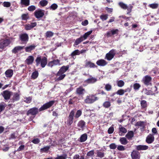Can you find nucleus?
Returning <instances> with one entry per match:
<instances>
[{"label": "nucleus", "instance_id": "nucleus-5", "mask_svg": "<svg viewBox=\"0 0 159 159\" xmlns=\"http://www.w3.org/2000/svg\"><path fill=\"white\" fill-rule=\"evenodd\" d=\"M152 78L150 76L146 75L143 78L141 82L145 86H148L152 85Z\"/></svg>", "mask_w": 159, "mask_h": 159}, {"label": "nucleus", "instance_id": "nucleus-54", "mask_svg": "<svg viewBox=\"0 0 159 159\" xmlns=\"http://www.w3.org/2000/svg\"><path fill=\"white\" fill-rule=\"evenodd\" d=\"M36 9V7L34 6L31 5L28 8V10L30 11H33Z\"/></svg>", "mask_w": 159, "mask_h": 159}, {"label": "nucleus", "instance_id": "nucleus-50", "mask_svg": "<svg viewBox=\"0 0 159 159\" xmlns=\"http://www.w3.org/2000/svg\"><path fill=\"white\" fill-rule=\"evenodd\" d=\"M3 5L4 7H9L11 5V3L8 2H4L3 3Z\"/></svg>", "mask_w": 159, "mask_h": 159}, {"label": "nucleus", "instance_id": "nucleus-18", "mask_svg": "<svg viewBox=\"0 0 159 159\" xmlns=\"http://www.w3.org/2000/svg\"><path fill=\"white\" fill-rule=\"evenodd\" d=\"M154 139L153 135L150 134L146 138V142L148 143H151L154 141Z\"/></svg>", "mask_w": 159, "mask_h": 159}, {"label": "nucleus", "instance_id": "nucleus-46", "mask_svg": "<svg viewBox=\"0 0 159 159\" xmlns=\"http://www.w3.org/2000/svg\"><path fill=\"white\" fill-rule=\"evenodd\" d=\"M103 106L105 107L108 108L111 106V102L109 101H106L103 103Z\"/></svg>", "mask_w": 159, "mask_h": 159}, {"label": "nucleus", "instance_id": "nucleus-31", "mask_svg": "<svg viewBox=\"0 0 159 159\" xmlns=\"http://www.w3.org/2000/svg\"><path fill=\"white\" fill-rule=\"evenodd\" d=\"M87 136L86 134H82L80 138V141L83 142L85 141L87 139Z\"/></svg>", "mask_w": 159, "mask_h": 159}, {"label": "nucleus", "instance_id": "nucleus-63", "mask_svg": "<svg viewBox=\"0 0 159 159\" xmlns=\"http://www.w3.org/2000/svg\"><path fill=\"white\" fill-rule=\"evenodd\" d=\"M25 146L24 145H21L20 146L17 150V151H19L23 150L25 148Z\"/></svg>", "mask_w": 159, "mask_h": 159}, {"label": "nucleus", "instance_id": "nucleus-10", "mask_svg": "<svg viewBox=\"0 0 159 159\" xmlns=\"http://www.w3.org/2000/svg\"><path fill=\"white\" fill-rule=\"evenodd\" d=\"M55 102L54 100L50 101L43 105L39 109H46L49 108L54 104Z\"/></svg>", "mask_w": 159, "mask_h": 159}, {"label": "nucleus", "instance_id": "nucleus-45", "mask_svg": "<svg viewBox=\"0 0 159 159\" xmlns=\"http://www.w3.org/2000/svg\"><path fill=\"white\" fill-rule=\"evenodd\" d=\"M105 89L107 91H110L112 89V86L109 84H107L105 86Z\"/></svg>", "mask_w": 159, "mask_h": 159}, {"label": "nucleus", "instance_id": "nucleus-35", "mask_svg": "<svg viewBox=\"0 0 159 159\" xmlns=\"http://www.w3.org/2000/svg\"><path fill=\"white\" fill-rule=\"evenodd\" d=\"M108 14H103L100 16V18L102 21L107 20L108 18Z\"/></svg>", "mask_w": 159, "mask_h": 159}, {"label": "nucleus", "instance_id": "nucleus-52", "mask_svg": "<svg viewBox=\"0 0 159 159\" xmlns=\"http://www.w3.org/2000/svg\"><path fill=\"white\" fill-rule=\"evenodd\" d=\"M149 7L152 9H156L158 7V4L157 3H153L149 5Z\"/></svg>", "mask_w": 159, "mask_h": 159}, {"label": "nucleus", "instance_id": "nucleus-47", "mask_svg": "<svg viewBox=\"0 0 159 159\" xmlns=\"http://www.w3.org/2000/svg\"><path fill=\"white\" fill-rule=\"evenodd\" d=\"M37 110H29L27 112V114H31L32 115H35L37 113L38 111Z\"/></svg>", "mask_w": 159, "mask_h": 159}, {"label": "nucleus", "instance_id": "nucleus-12", "mask_svg": "<svg viewBox=\"0 0 159 159\" xmlns=\"http://www.w3.org/2000/svg\"><path fill=\"white\" fill-rule=\"evenodd\" d=\"M89 78L88 79L84 81V82L87 84H93L96 83L97 81V79L95 77L92 76L91 75L89 76Z\"/></svg>", "mask_w": 159, "mask_h": 159}, {"label": "nucleus", "instance_id": "nucleus-24", "mask_svg": "<svg viewBox=\"0 0 159 159\" xmlns=\"http://www.w3.org/2000/svg\"><path fill=\"white\" fill-rule=\"evenodd\" d=\"M120 131L119 132V134L120 136H122L127 132V130L126 129L121 126L120 127H119Z\"/></svg>", "mask_w": 159, "mask_h": 159}, {"label": "nucleus", "instance_id": "nucleus-62", "mask_svg": "<svg viewBox=\"0 0 159 159\" xmlns=\"http://www.w3.org/2000/svg\"><path fill=\"white\" fill-rule=\"evenodd\" d=\"M32 99V98L30 97H29L26 98V99L25 101V102H26L27 103H30L31 102Z\"/></svg>", "mask_w": 159, "mask_h": 159}, {"label": "nucleus", "instance_id": "nucleus-53", "mask_svg": "<svg viewBox=\"0 0 159 159\" xmlns=\"http://www.w3.org/2000/svg\"><path fill=\"white\" fill-rule=\"evenodd\" d=\"M57 7L58 6L57 4L53 3L50 6V8L52 10H55L57 8Z\"/></svg>", "mask_w": 159, "mask_h": 159}, {"label": "nucleus", "instance_id": "nucleus-48", "mask_svg": "<svg viewBox=\"0 0 159 159\" xmlns=\"http://www.w3.org/2000/svg\"><path fill=\"white\" fill-rule=\"evenodd\" d=\"M111 33L112 35H114L115 34H118L119 31L117 29H113L111 30Z\"/></svg>", "mask_w": 159, "mask_h": 159}, {"label": "nucleus", "instance_id": "nucleus-17", "mask_svg": "<svg viewBox=\"0 0 159 159\" xmlns=\"http://www.w3.org/2000/svg\"><path fill=\"white\" fill-rule=\"evenodd\" d=\"M85 67H90V68H97V66L94 63L91 62V61H88L86 62L85 65Z\"/></svg>", "mask_w": 159, "mask_h": 159}, {"label": "nucleus", "instance_id": "nucleus-56", "mask_svg": "<svg viewBox=\"0 0 159 159\" xmlns=\"http://www.w3.org/2000/svg\"><path fill=\"white\" fill-rule=\"evenodd\" d=\"M40 140L38 138L34 139L32 140V142L34 144H37L39 143L40 142Z\"/></svg>", "mask_w": 159, "mask_h": 159}, {"label": "nucleus", "instance_id": "nucleus-23", "mask_svg": "<svg viewBox=\"0 0 159 159\" xmlns=\"http://www.w3.org/2000/svg\"><path fill=\"white\" fill-rule=\"evenodd\" d=\"M23 48V47L17 46L15 47L12 50L13 53L16 54L18 51L21 50Z\"/></svg>", "mask_w": 159, "mask_h": 159}, {"label": "nucleus", "instance_id": "nucleus-29", "mask_svg": "<svg viewBox=\"0 0 159 159\" xmlns=\"http://www.w3.org/2000/svg\"><path fill=\"white\" fill-rule=\"evenodd\" d=\"M39 75V73L37 70H35L33 72L31 75V78L33 80L36 79Z\"/></svg>", "mask_w": 159, "mask_h": 159}, {"label": "nucleus", "instance_id": "nucleus-2", "mask_svg": "<svg viewBox=\"0 0 159 159\" xmlns=\"http://www.w3.org/2000/svg\"><path fill=\"white\" fill-rule=\"evenodd\" d=\"M35 61L36 66H38L40 65L41 67L43 68L48 63V59L45 57H42L41 56L38 55L36 58Z\"/></svg>", "mask_w": 159, "mask_h": 159}, {"label": "nucleus", "instance_id": "nucleus-9", "mask_svg": "<svg viewBox=\"0 0 159 159\" xmlns=\"http://www.w3.org/2000/svg\"><path fill=\"white\" fill-rule=\"evenodd\" d=\"M116 50L112 49L110 50L108 53L106 54L105 58H106L108 60H111L115 55Z\"/></svg>", "mask_w": 159, "mask_h": 159}, {"label": "nucleus", "instance_id": "nucleus-49", "mask_svg": "<svg viewBox=\"0 0 159 159\" xmlns=\"http://www.w3.org/2000/svg\"><path fill=\"white\" fill-rule=\"evenodd\" d=\"M125 93L124 90L122 89L118 90L116 92V94L120 95H122Z\"/></svg>", "mask_w": 159, "mask_h": 159}, {"label": "nucleus", "instance_id": "nucleus-43", "mask_svg": "<svg viewBox=\"0 0 159 159\" xmlns=\"http://www.w3.org/2000/svg\"><path fill=\"white\" fill-rule=\"evenodd\" d=\"M124 82L122 80H120L117 82V86L120 87H121L124 86Z\"/></svg>", "mask_w": 159, "mask_h": 159}, {"label": "nucleus", "instance_id": "nucleus-30", "mask_svg": "<svg viewBox=\"0 0 159 159\" xmlns=\"http://www.w3.org/2000/svg\"><path fill=\"white\" fill-rule=\"evenodd\" d=\"M119 141L121 144L124 145H126L128 143V141L127 139L125 137L120 138Z\"/></svg>", "mask_w": 159, "mask_h": 159}, {"label": "nucleus", "instance_id": "nucleus-40", "mask_svg": "<svg viewBox=\"0 0 159 159\" xmlns=\"http://www.w3.org/2000/svg\"><path fill=\"white\" fill-rule=\"evenodd\" d=\"M136 126H140L144 127L145 126L144 122L143 121H139L137 122L135 124Z\"/></svg>", "mask_w": 159, "mask_h": 159}, {"label": "nucleus", "instance_id": "nucleus-16", "mask_svg": "<svg viewBox=\"0 0 159 159\" xmlns=\"http://www.w3.org/2000/svg\"><path fill=\"white\" fill-rule=\"evenodd\" d=\"M96 63L98 66H104L107 65V62L104 59H101L98 60Z\"/></svg>", "mask_w": 159, "mask_h": 159}, {"label": "nucleus", "instance_id": "nucleus-42", "mask_svg": "<svg viewBox=\"0 0 159 159\" xmlns=\"http://www.w3.org/2000/svg\"><path fill=\"white\" fill-rule=\"evenodd\" d=\"M21 17L22 20H27L29 18V15L28 13L23 14L21 15Z\"/></svg>", "mask_w": 159, "mask_h": 159}, {"label": "nucleus", "instance_id": "nucleus-64", "mask_svg": "<svg viewBox=\"0 0 159 159\" xmlns=\"http://www.w3.org/2000/svg\"><path fill=\"white\" fill-rule=\"evenodd\" d=\"M105 9L109 13H111L113 11V9L112 8H109L107 7L105 8Z\"/></svg>", "mask_w": 159, "mask_h": 159}, {"label": "nucleus", "instance_id": "nucleus-41", "mask_svg": "<svg viewBox=\"0 0 159 159\" xmlns=\"http://www.w3.org/2000/svg\"><path fill=\"white\" fill-rule=\"evenodd\" d=\"M39 3L41 6L44 7L47 5L48 2L46 0H43L40 2Z\"/></svg>", "mask_w": 159, "mask_h": 159}, {"label": "nucleus", "instance_id": "nucleus-8", "mask_svg": "<svg viewBox=\"0 0 159 159\" xmlns=\"http://www.w3.org/2000/svg\"><path fill=\"white\" fill-rule=\"evenodd\" d=\"M11 43L9 39H6L1 41L0 42V48L3 50L5 48L7 47Z\"/></svg>", "mask_w": 159, "mask_h": 159}, {"label": "nucleus", "instance_id": "nucleus-32", "mask_svg": "<svg viewBox=\"0 0 159 159\" xmlns=\"http://www.w3.org/2000/svg\"><path fill=\"white\" fill-rule=\"evenodd\" d=\"M134 136V133L132 131L128 132L126 135V137L129 139H131Z\"/></svg>", "mask_w": 159, "mask_h": 159}, {"label": "nucleus", "instance_id": "nucleus-22", "mask_svg": "<svg viewBox=\"0 0 159 159\" xmlns=\"http://www.w3.org/2000/svg\"><path fill=\"white\" fill-rule=\"evenodd\" d=\"M148 147L146 145H139L136 146V148L138 151L144 150L147 149Z\"/></svg>", "mask_w": 159, "mask_h": 159}, {"label": "nucleus", "instance_id": "nucleus-21", "mask_svg": "<svg viewBox=\"0 0 159 159\" xmlns=\"http://www.w3.org/2000/svg\"><path fill=\"white\" fill-rule=\"evenodd\" d=\"M85 91V89L81 86L77 88L76 90V93L79 95H83Z\"/></svg>", "mask_w": 159, "mask_h": 159}, {"label": "nucleus", "instance_id": "nucleus-14", "mask_svg": "<svg viewBox=\"0 0 159 159\" xmlns=\"http://www.w3.org/2000/svg\"><path fill=\"white\" fill-rule=\"evenodd\" d=\"M132 159H139L140 158V154L139 152L134 150L131 154Z\"/></svg>", "mask_w": 159, "mask_h": 159}, {"label": "nucleus", "instance_id": "nucleus-58", "mask_svg": "<svg viewBox=\"0 0 159 159\" xmlns=\"http://www.w3.org/2000/svg\"><path fill=\"white\" fill-rule=\"evenodd\" d=\"M114 129L113 127H110L108 129V133L109 134H112L114 131Z\"/></svg>", "mask_w": 159, "mask_h": 159}, {"label": "nucleus", "instance_id": "nucleus-19", "mask_svg": "<svg viewBox=\"0 0 159 159\" xmlns=\"http://www.w3.org/2000/svg\"><path fill=\"white\" fill-rule=\"evenodd\" d=\"M36 46V45L34 44L27 46L25 48V51L27 52H31L35 48Z\"/></svg>", "mask_w": 159, "mask_h": 159}, {"label": "nucleus", "instance_id": "nucleus-37", "mask_svg": "<svg viewBox=\"0 0 159 159\" xmlns=\"http://www.w3.org/2000/svg\"><path fill=\"white\" fill-rule=\"evenodd\" d=\"M20 98V95L18 93H14L13 99L14 100L16 101L19 100Z\"/></svg>", "mask_w": 159, "mask_h": 159}, {"label": "nucleus", "instance_id": "nucleus-34", "mask_svg": "<svg viewBox=\"0 0 159 159\" xmlns=\"http://www.w3.org/2000/svg\"><path fill=\"white\" fill-rule=\"evenodd\" d=\"M96 153L97 156L100 158H102L104 156L105 154L104 152H102L99 150H97Z\"/></svg>", "mask_w": 159, "mask_h": 159}, {"label": "nucleus", "instance_id": "nucleus-38", "mask_svg": "<svg viewBox=\"0 0 159 159\" xmlns=\"http://www.w3.org/2000/svg\"><path fill=\"white\" fill-rule=\"evenodd\" d=\"M141 87V85L138 83H134L133 85L134 89L135 90H138Z\"/></svg>", "mask_w": 159, "mask_h": 159}, {"label": "nucleus", "instance_id": "nucleus-55", "mask_svg": "<svg viewBox=\"0 0 159 159\" xmlns=\"http://www.w3.org/2000/svg\"><path fill=\"white\" fill-rule=\"evenodd\" d=\"M117 149L119 151H124L125 149V147L122 145H119L117 147Z\"/></svg>", "mask_w": 159, "mask_h": 159}, {"label": "nucleus", "instance_id": "nucleus-6", "mask_svg": "<svg viewBox=\"0 0 159 159\" xmlns=\"http://www.w3.org/2000/svg\"><path fill=\"white\" fill-rule=\"evenodd\" d=\"M19 39L23 43L26 44L29 41L28 35L26 33L21 34L19 35Z\"/></svg>", "mask_w": 159, "mask_h": 159}, {"label": "nucleus", "instance_id": "nucleus-36", "mask_svg": "<svg viewBox=\"0 0 159 159\" xmlns=\"http://www.w3.org/2000/svg\"><path fill=\"white\" fill-rule=\"evenodd\" d=\"M50 147L49 146H46L41 148L40 149V152H47L50 149Z\"/></svg>", "mask_w": 159, "mask_h": 159}, {"label": "nucleus", "instance_id": "nucleus-33", "mask_svg": "<svg viewBox=\"0 0 159 159\" xmlns=\"http://www.w3.org/2000/svg\"><path fill=\"white\" fill-rule=\"evenodd\" d=\"M30 0H21V4L25 6H28L30 5Z\"/></svg>", "mask_w": 159, "mask_h": 159}, {"label": "nucleus", "instance_id": "nucleus-27", "mask_svg": "<svg viewBox=\"0 0 159 159\" xmlns=\"http://www.w3.org/2000/svg\"><path fill=\"white\" fill-rule=\"evenodd\" d=\"M84 40L83 39L82 37H80L79 38H77L76 39L74 43V44L73 45L74 46H76Z\"/></svg>", "mask_w": 159, "mask_h": 159}, {"label": "nucleus", "instance_id": "nucleus-59", "mask_svg": "<svg viewBox=\"0 0 159 159\" xmlns=\"http://www.w3.org/2000/svg\"><path fill=\"white\" fill-rule=\"evenodd\" d=\"M81 111L80 110H78L75 115V117L76 118H78L81 114Z\"/></svg>", "mask_w": 159, "mask_h": 159}, {"label": "nucleus", "instance_id": "nucleus-44", "mask_svg": "<svg viewBox=\"0 0 159 159\" xmlns=\"http://www.w3.org/2000/svg\"><path fill=\"white\" fill-rule=\"evenodd\" d=\"M66 155H57V156L55 158V159H66Z\"/></svg>", "mask_w": 159, "mask_h": 159}, {"label": "nucleus", "instance_id": "nucleus-15", "mask_svg": "<svg viewBox=\"0 0 159 159\" xmlns=\"http://www.w3.org/2000/svg\"><path fill=\"white\" fill-rule=\"evenodd\" d=\"M34 60V57L33 56H29L25 61V62L28 65H31Z\"/></svg>", "mask_w": 159, "mask_h": 159}, {"label": "nucleus", "instance_id": "nucleus-3", "mask_svg": "<svg viewBox=\"0 0 159 159\" xmlns=\"http://www.w3.org/2000/svg\"><path fill=\"white\" fill-rule=\"evenodd\" d=\"M118 5L123 10H127V14H129V13L131 12L132 9L133 7L131 4H129L128 6L127 4L124 3L122 2H120L118 3Z\"/></svg>", "mask_w": 159, "mask_h": 159}, {"label": "nucleus", "instance_id": "nucleus-61", "mask_svg": "<svg viewBox=\"0 0 159 159\" xmlns=\"http://www.w3.org/2000/svg\"><path fill=\"white\" fill-rule=\"evenodd\" d=\"M94 154V151L93 150L89 152L87 154V156H93Z\"/></svg>", "mask_w": 159, "mask_h": 159}, {"label": "nucleus", "instance_id": "nucleus-57", "mask_svg": "<svg viewBox=\"0 0 159 159\" xmlns=\"http://www.w3.org/2000/svg\"><path fill=\"white\" fill-rule=\"evenodd\" d=\"M109 147L111 149H114L116 148L117 145L115 143H112L110 145Z\"/></svg>", "mask_w": 159, "mask_h": 159}, {"label": "nucleus", "instance_id": "nucleus-7", "mask_svg": "<svg viewBox=\"0 0 159 159\" xmlns=\"http://www.w3.org/2000/svg\"><path fill=\"white\" fill-rule=\"evenodd\" d=\"M44 11L43 10L39 9L36 10L34 12L35 17L37 19L42 18L44 15Z\"/></svg>", "mask_w": 159, "mask_h": 159}, {"label": "nucleus", "instance_id": "nucleus-51", "mask_svg": "<svg viewBox=\"0 0 159 159\" xmlns=\"http://www.w3.org/2000/svg\"><path fill=\"white\" fill-rule=\"evenodd\" d=\"M46 35L47 37H50L53 36V33L51 31H48L46 33Z\"/></svg>", "mask_w": 159, "mask_h": 159}, {"label": "nucleus", "instance_id": "nucleus-20", "mask_svg": "<svg viewBox=\"0 0 159 159\" xmlns=\"http://www.w3.org/2000/svg\"><path fill=\"white\" fill-rule=\"evenodd\" d=\"M6 76L7 78H10L12 77L13 74V72L12 69H8L5 72Z\"/></svg>", "mask_w": 159, "mask_h": 159}, {"label": "nucleus", "instance_id": "nucleus-1", "mask_svg": "<svg viewBox=\"0 0 159 159\" xmlns=\"http://www.w3.org/2000/svg\"><path fill=\"white\" fill-rule=\"evenodd\" d=\"M69 67V65L63 66L60 68L58 72L55 75L57 77L55 79L56 81L58 82L64 79L66 76L64 73L68 70Z\"/></svg>", "mask_w": 159, "mask_h": 159}, {"label": "nucleus", "instance_id": "nucleus-26", "mask_svg": "<svg viewBox=\"0 0 159 159\" xmlns=\"http://www.w3.org/2000/svg\"><path fill=\"white\" fill-rule=\"evenodd\" d=\"M85 123L83 120H81L80 121L78 124V126L80 129V130L82 129L83 130L84 128L85 127Z\"/></svg>", "mask_w": 159, "mask_h": 159}, {"label": "nucleus", "instance_id": "nucleus-25", "mask_svg": "<svg viewBox=\"0 0 159 159\" xmlns=\"http://www.w3.org/2000/svg\"><path fill=\"white\" fill-rule=\"evenodd\" d=\"M140 105L142 108L146 109L148 106V104L145 100H142L140 101Z\"/></svg>", "mask_w": 159, "mask_h": 159}, {"label": "nucleus", "instance_id": "nucleus-28", "mask_svg": "<svg viewBox=\"0 0 159 159\" xmlns=\"http://www.w3.org/2000/svg\"><path fill=\"white\" fill-rule=\"evenodd\" d=\"M79 55H80V51L78 49H77L73 51L70 55L73 58H74V57L75 56Z\"/></svg>", "mask_w": 159, "mask_h": 159}, {"label": "nucleus", "instance_id": "nucleus-60", "mask_svg": "<svg viewBox=\"0 0 159 159\" xmlns=\"http://www.w3.org/2000/svg\"><path fill=\"white\" fill-rule=\"evenodd\" d=\"M32 28L30 24H26L25 25V29L26 30H30Z\"/></svg>", "mask_w": 159, "mask_h": 159}, {"label": "nucleus", "instance_id": "nucleus-11", "mask_svg": "<svg viewBox=\"0 0 159 159\" xmlns=\"http://www.w3.org/2000/svg\"><path fill=\"white\" fill-rule=\"evenodd\" d=\"M1 94L5 100H8L10 98L11 92L8 90H6L2 92Z\"/></svg>", "mask_w": 159, "mask_h": 159}, {"label": "nucleus", "instance_id": "nucleus-4", "mask_svg": "<svg viewBox=\"0 0 159 159\" xmlns=\"http://www.w3.org/2000/svg\"><path fill=\"white\" fill-rule=\"evenodd\" d=\"M99 98L96 96V95H89L87 96L84 101L87 103H92L98 100Z\"/></svg>", "mask_w": 159, "mask_h": 159}, {"label": "nucleus", "instance_id": "nucleus-39", "mask_svg": "<svg viewBox=\"0 0 159 159\" xmlns=\"http://www.w3.org/2000/svg\"><path fill=\"white\" fill-rule=\"evenodd\" d=\"M52 61L53 63L54 66H60L61 65L60 63V60L58 59L53 60Z\"/></svg>", "mask_w": 159, "mask_h": 159}, {"label": "nucleus", "instance_id": "nucleus-13", "mask_svg": "<svg viewBox=\"0 0 159 159\" xmlns=\"http://www.w3.org/2000/svg\"><path fill=\"white\" fill-rule=\"evenodd\" d=\"M74 114L75 112L73 110L72 111L70 114L68 119L67 120L68 125H70L72 123Z\"/></svg>", "mask_w": 159, "mask_h": 159}]
</instances>
